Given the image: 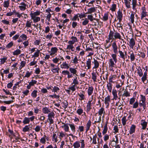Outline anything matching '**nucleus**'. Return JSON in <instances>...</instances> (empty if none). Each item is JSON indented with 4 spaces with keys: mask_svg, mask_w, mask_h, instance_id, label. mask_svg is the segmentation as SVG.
Wrapping results in <instances>:
<instances>
[{
    "mask_svg": "<svg viewBox=\"0 0 148 148\" xmlns=\"http://www.w3.org/2000/svg\"><path fill=\"white\" fill-rule=\"evenodd\" d=\"M109 40H112L116 39H119L121 40L123 42H124L123 39L121 38V36L120 33L116 32H113L110 31L108 35Z\"/></svg>",
    "mask_w": 148,
    "mask_h": 148,
    "instance_id": "nucleus-1",
    "label": "nucleus"
},
{
    "mask_svg": "<svg viewBox=\"0 0 148 148\" xmlns=\"http://www.w3.org/2000/svg\"><path fill=\"white\" fill-rule=\"evenodd\" d=\"M40 14V11L38 10H36L35 12H31L30 14V16L31 17V19L33 20L34 23H36L40 21V17L37 16L39 15Z\"/></svg>",
    "mask_w": 148,
    "mask_h": 148,
    "instance_id": "nucleus-2",
    "label": "nucleus"
},
{
    "mask_svg": "<svg viewBox=\"0 0 148 148\" xmlns=\"http://www.w3.org/2000/svg\"><path fill=\"white\" fill-rule=\"evenodd\" d=\"M85 143L84 140H80V142L79 141H77L74 143L73 145L74 147V148H84L85 147Z\"/></svg>",
    "mask_w": 148,
    "mask_h": 148,
    "instance_id": "nucleus-3",
    "label": "nucleus"
},
{
    "mask_svg": "<svg viewBox=\"0 0 148 148\" xmlns=\"http://www.w3.org/2000/svg\"><path fill=\"white\" fill-rule=\"evenodd\" d=\"M141 100L139 103V106L140 107H143V109L145 110L146 107V98L145 96L141 95H140Z\"/></svg>",
    "mask_w": 148,
    "mask_h": 148,
    "instance_id": "nucleus-4",
    "label": "nucleus"
},
{
    "mask_svg": "<svg viewBox=\"0 0 148 148\" xmlns=\"http://www.w3.org/2000/svg\"><path fill=\"white\" fill-rule=\"evenodd\" d=\"M50 66L51 67V70L53 73H59V68L58 66H56L53 63L50 64Z\"/></svg>",
    "mask_w": 148,
    "mask_h": 148,
    "instance_id": "nucleus-5",
    "label": "nucleus"
},
{
    "mask_svg": "<svg viewBox=\"0 0 148 148\" xmlns=\"http://www.w3.org/2000/svg\"><path fill=\"white\" fill-rule=\"evenodd\" d=\"M35 117L34 116H32V117L28 118L25 117L24 119L23 122L24 124H26L29 123L30 121H32L35 119Z\"/></svg>",
    "mask_w": 148,
    "mask_h": 148,
    "instance_id": "nucleus-6",
    "label": "nucleus"
},
{
    "mask_svg": "<svg viewBox=\"0 0 148 148\" xmlns=\"http://www.w3.org/2000/svg\"><path fill=\"white\" fill-rule=\"evenodd\" d=\"M129 39V44H128L129 45L130 47L132 49H133L134 46L135 45V40L133 38Z\"/></svg>",
    "mask_w": 148,
    "mask_h": 148,
    "instance_id": "nucleus-7",
    "label": "nucleus"
},
{
    "mask_svg": "<svg viewBox=\"0 0 148 148\" xmlns=\"http://www.w3.org/2000/svg\"><path fill=\"white\" fill-rule=\"evenodd\" d=\"M142 12L141 13V19L142 20L147 15V12H146V8L145 6L142 8Z\"/></svg>",
    "mask_w": 148,
    "mask_h": 148,
    "instance_id": "nucleus-8",
    "label": "nucleus"
},
{
    "mask_svg": "<svg viewBox=\"0 0 148 148\" xmlns=\"http://www.w3.org/2000/svg\"><path fill=\"white\" fill-rule=\"evenodd\" d=\"M117 16L118 19L119 20V22H121L123 17V14L122 12L119 10L117 12Z\"/></svg>",
    "mask_w": 148,
    "mask_h": 148,
    "instance_id": "nucleus-9",
    "label": "nucleus"
},
{
    "mask_svg": "<svg viewBox=\"0 0 148 148\" xmlns=\"http://www.w3.org/2000/svg\"><path fill=\"white\" fill-rule=\"evenodd\" d=\"M112 45L114 53L115 54L117 53L118 52V47L116 42H114L112 44Z\"/></svg>",
    "mask_w": 148,
    "mask_h": 148,
    "instance_id": "nucleus-10",
    "label": "nucleus"
},
{
    "mask_svg": "<svg viewBox=\"0 0 148 148\" xmlns=\"http://www.w3.org/2000/svg\"><path fill=\"white\" fill-rule=\"evenodd\" d=\"M71 39L72 40H69L68 42L69 44H74L75 42H78V39L75 36H71Z\"/></svg>",
    "mask_w": 148,
    "mask_h": 148,
    "instance_id": "nucleus-11",
    "label": "nucleus"
},
{
    "mask_svg": "<svg viewBox=\"0 0 148 148\" xmlns=\"http://www.w3.org/2000/svg\"><path fill=\"white\" fill-rule=\"evenodd\" d=\"M70 65L67 63L66 62H64L62 63L60 65V67L62 69H68L69 68Z\"/></svg>",
    "mask_w": 148,
    "mask_h": 148,
    "instance_id": "nucleus-12",
    "label": "nucleus"
},
{
    "mask_svg": "<svg viewBox=\"0 0 148 148\" xmlns=\"http://www.w3.org/2000/svg\"><path fill=\"white\" fill-rule=\"evenodd\" d=\"M21 5L18 6L19 8L21 10L24 11L26 9V7L27 5L25 4L24 2H22L21 3L19 4Z\"/></svg>",
    "mask_w": 148,
    "mask_h": 148,
    "instance_id": "nucleus-13",
    "label": "nucleus"
},
{
    "mask_svg": "<svg viewBox=\"0 0 148 148\" xmlns=\"http://www.w3.org/2000/svg\"><path fill=\"white\" fill-rule=\"evenodd\" d=\"M110 101V95H108L107 97L105 98L104 103L107 105V107L109 106V102Z\"/></svg>",
    "mask_w": 148,
    "mask_h": 148,
    "instance_id": "nucleus-14",
    "label": "nucleus"
},
{
    "mask_svg": "<svg viewBox=\"0 0 148 148\" xmlns=\"http://www.w3.org/2000/svg\"><path fill=\"white\" fill-rule=\"evenodd\" d=\"M128 53L130 55V58L131 61H134L135 59V56L133 51H130Z\"/></svg>",
    "mask_w": 148,
    "mask_h": 148,
    "instance_id": "nucleus-15",
    "label": "nucleus"
},
{
    "mask_svg": "<svg viewBox=\"0 0 148 148\" xmlns=\"http://www.w3.org/2000/svg\"><path fill=\"white\" fill-rule=\"evenodd\" d=\"M147 66H146V68H147V69L145 70V71L144 72V75L141 78V79L142 82L145 83V81L147 79Z\"/></svg>",
    "mask_w": 148,
    "mask_h": 148,
    "instance_id": "nucleus-16",
    "label": "nucleus"
},
{
    "mask_svg": "<svg viewBox=\"0 0 148 148\" xmlns=\"http://www.w3.org/2000/svg\"><path fill=\"white\" fill-rule=\"evenodd\" d=\"M93 89L94 88L92 86H90L88 87L87 92L88 96L92 95L93 92Z\"/></svg>",
    "mask_w": 148,
    "mask_h": 148,
    "instance_id": "nucleus-17",
    "label": "nucleus"
},
{
    "mask_svg": "<svg viewBox=\"0 0 148 148\" xmlns=\"http://www.w3.org/2000/svg\"><path fill=\"white\" fill-rule=\"evenodd\" d=\"M58 50V48L56 47H52L51 50V52L50 53V55L51 56H53L57 53Z\"/></svg>",
    "mask_w": 148,
    "mask_h": 148,
    "instance_id": "nucleus-18",
    "label": "nucleus"
},
{
    "mask_svg": "<svg viewBox=\"0 0 148 148\" xmlns=\"http://www.w3.org/2000/svg\"><path fill=\"white\" fill-rule=\"evenodd\" d=\"M62 124H64V125L62 126V128L64 129V131L66 132H69V124H65L63 123H62Z\"/></svg>",
    "mask_w": 148,
    "mask_h": 148,
    "instance_id": "nucleus-19",
    "label": "nucleus"
},
{
    "mask_svg": "<svg viewBox=\"0 0 148 148\" xmlns=\"http://www.w3.org/2000/svg\"><path fill=\"white\" fill-rule=\"evenodd\" d=\"M76 68H74L72 67L69 68V70L71 73L73 74V75H75L76 76H77V71Z\"/></svg>",
    "mask_w": 148,
    "mask_h": 148,
    "instance_id": "nucleus-20",
    "label": "nucleus"
},
{
    "mask_svg": "<svg viewBox=\"0 0 148 148\" xmlns=\"http://www.w3.org/2000/svg\"><path fill=\"white\" fill-rule=\"evenodd\" d=\"M94 61L92 62V63L94 64V66L93 67V69H97L99 67V63L94 58Z\"/></svg>",
    "mask_w": 148,
    "mask_h": 148,
    "instance_id": "nucleus-21",
    "label": "nucleus"
},
{
    "mask_svg": "<svg viewBox=\"0 0 148 148\" xmlns=\"http://www.w3.org/2000/svg\"><path fill=\"white\" fill-rule=\"evenodd\" d=\"M91 125V122L90 120H89L87 123L86 125V132H87L89 130Z\"/></svg>",
    "mask_w": 148,
    "mask_h": 148,
    "instance_id": "nucleus-22",
    "label": "nucleus"
},
{
    "mask_svg": "<svg viewBox=\"0 0 148 148\" xmlns=\"http://www.w3.org/2000/svg\"><path fill=\"white\" fill-rule=\"evenodd\" d=\"M115 64L114 63L113 60L111 58L109 60V66L110 68H112L114 67Z\"/></svg>",
    "mask_w": 148,
    "mask_h": 148,
    "instance_id": "nucleus-23",
    "label": "nucleus"
},
{
    "mask_svg": "<svg viewBox=\"0 0 148 148\" xmlns=\"http://www.w3.org/2000/svg\"><path fill=\"white\" fill-rule=\"evenodd\" d=\"M135 14V13L134 12L132 11L130 18V21L132 23H133L134 21V18Z\"/></svg>",
    "mask_w": 148,
    "mask_h": 148,
    "instance_id": "nucleus-24",
    "label": "nucleus"
},
{
    "mask_svg": "<svg viewBox=\"0 0 148 148\" xmlns=\"http://www.w3.org/2000/svg\"><path fill=\"white\" fill-rule=\"evenodd\" d=\"M147 123L146 122L145 120H142L141 121V125L142 126V129H145L147 126Z\"/></svg>",
    "mask_w": 148,
    "mask_h": 148,
    "instance_id": "nucleus-25",
    "label": "nucleus"
},
{
    "mask_svg": "<svg viewBox=\"0 0 148 148\" xmlns=\"http://www.w3.org/2000/svg\"><path fill=\"white\" fill-rule=\"evenodd\" d=\"M87 17L88 18L87 19H88V20H90L91 22H93L94 20H95L97 21H98V19L94 18L93 16L91 14L88 15L87 16Z\"/></svg>",
    "mask_w": 148,
    "mask_h": 148,
    "instance_id": "nucleus-26",
    "label": "nucleus"
},
{
    "mask_svg": "<svg viewBox=\"0 0 148 148\" xmlns=\"http://www.w3.org/2000/svg\"><path fill=\"white\" fill-rule=\"evenodd\" d=\"M10 0L5 1L3 3V6L4 7L8 8L9 6Z\"/></svg>",
    "mask_w": 148,
    "mask_h": 148,
    "instance_id": "nucleus-27",
    "label": "nucleus"
},
{
    "mask_svg": "<svg viewBox=\"0 0 148 148\" xmlns=\"http://www.w3.org/2000/svg\"><path fill=\"white\" fill-rule=\"evenodd\" d=\"M112 93L114 99L115 100H116L118 98V96L117 94V90L116 89H113L112 90Z\"/></svg>",
    "mask_w": 148,
    "mask_h": 148,
    "instance_id": "nucleus-28",
    "label": "nucleus"
},
{
    "mask_svg": "<svg viewBox=\"0 0 148 148\" xmlns=\"http://www.w3.org/2000/svg\"><path fill=\"white\" fill-rule=\"evenodd\" d=\"M72 132L74 134L75 132V127L74 124H69Z\"/></svg>",
    "mask_w": 148,
    "mask_h": 148,
    "instance_id": "nucleus-29",
    "label": "nucleus"
},
{
    "mask_svg": "<svg viewBox=\"0 0 148 148\" xmlns=\"http://www.w3.org/2000/svg\"><path fill=\"white\" fill-rule=\"evenodd\" d=\"M118 52L119 53V56L120 58H122L124 60L125 59V56H126V51L125 52V56L121 51L119 50Z\"/></svg>",
    "mask_w": 148,
    "mask_h": 148,
    "instance_id": "nucleus-30",
    "label": "nucleus"
},
{
    "mask_svg": "<svg viewBox=\"0 0 148 148\" xmlns=\"http://www.w3.org/2000/svg\"><path fill=\"white\" fill-rule=\"evenodd\" d=\"M96 10L95 8L94 7L88 9L87 12L86 13V14H90L95 12Z\"/></svg>",
    "mask_w": 148,
    "mask_h": 148,
    "instance_id": "nucleus-31",
    "label": "nucleus"
},
{
    "mask_svg": "<svg viewBox=\"0 0 148 148\" xmlns=\"http://www.w3.org/2000/svg\"><path fill=\"white\" fill-rule=\"evenodd\" d=\"M136 126L134 125H132L131 127L130 131V134H131L134 132L135 131V129Z\"/></svg>",
    "mask_w": 148,
    "mask_h": 148,
    "instance_id": "nucleus-32",
    "label": "nucleus"
},
{
    "mask_svg": "<svg viewBox=\"0 0 148 148\" xmlns=\"http://www.w3.org/2000/svg\"><path fill=\"white\" fill-rule=\"evenodd\" d=\"M119 142H116L114 140V139L112 141H110L109 145H111V146L112 147H115L118 143Z\"/></svg>",
    "mask_w": 148,
    "mask_h": 148,
    "instance_id": "nucleus-33",
    "label": "nucleus"
},
{
    "mask_svg": "<svg viewBox=\"0 0 148 148\" xmlns=\"http://www.w3.org/2000/svg\"><path fill=\"white\" fill-rule=\"evenodd\" d=\"M86 64L87 66V69H89L91 68V59L89 58L86 61Z\"/></svg>",
    "mask_w": 148,
    "mask_h": 148,
    "instance_id": "nucleus-34",
    "label": "nucleus"
},
{
    "mask_svg": "<svg viewBox=\"0 0 148 148\" xmlns=\"http://www.w3.org/2000/svg\"><path fill=\"white\" fill-rule=\"evenodd\" d=\"M99 115L100 116H101L103 114H104L105 113V112L104 110V109L103 108H101L99 110L98 112Z\"/></svg>",
    "mask_w": 148,
    "mask_h": 148,
    "instance_id": "nucleus-35",
    "label": "nucleus"
},
{
    "mask_svg": "<svg viewBox=\"0 0 148 148\" xmlns=\"http://www.w3.org/2000/svg\"><path fill=\"white\" fill-rule=\"evenodd\" d=\"M78 84L79 82L77 79V77H75L71 84L75 86L76 85Z\"/></svg>",
    "mask_w": 148,
    "mask_h": 148,
    "instance_id": "nucleus-36",
    "label": "nucleus"
},
{
    "mask_svg": "<svg viewBox=\"0 0 148 148\" xmlns=\"http://www.w3.org/2000/svg\"><path fill=\"white\" fill-rule=\"evenodd\" d=\"M79 16H78V13L75 15L73 17L71 18V20L74 21H76L77 20L78 21H79V19L78 18Z\"/></svg>",
    "mask_w": 148,
    "mask_h": 148,
    "instance_id": "nucleus-37",
    "label": "nucleus"
},
{
    "mask_svg": "<svg viewBox=\"0 0 148 148\" xmlns=\"http://www.w3.org/2000/svg\"><path fill=\"white\" fill-rule=\"evenodd\" d=\"M50 112V109L47 107H46L42 108V112L44 114H48Z\"/></svg>",
    "mask_w": 148,
    "mask_h": 148,
    "instance_id": "nucleus-38",
    "label": "nucleus"
},
{
    "mask_svg": "<svg viewBox=\"0 0 148 148\" xmlns=\"http://www.w3.org/2000/svg\"><path fill=\"white\" fill-rule=\"evenodd\" d=\"M73 44H69L67 46L66 49H71V51H73L75 50V48L73 45Z\"/></svg>",
    "mask_w": 148,
    "mask_h": 148,
    "instance_id": "nucleus-39",
    "label": "nucleus"
},
{
    "mask_svg": "<svg viewBox=\"0 0 148 148\" xmlns=\"http://www.w3.org/2000/svg\"><path fill=\"white\" fill-rule=\"evenodd\" d=\"M112 84L111 82H109L107 84V86L108 88V89L110 92H111L112 91Z\"/></svg>",
    "mask_w": 148,
    "mask_h": 148,
    "instance_id": "nucleus-40",
    "label": "nucleus"
},
{
    "mask_svg": "<svg viewBox=\"0 0 148 148\" xmlns=\"http://www.w3.org/2000/svg\"><path fill=\"white\" fill-rule=\"evenodd\" d=\"M21 52L20 49H17L13 52V54L14 56H18L21 53Z\"/></svg>",
    "mask_w": 148,
    "mask_h": 148,
    "instance_id": "nucleus-41",
    "label": "nucleus"
},
{
    "mask_svg": "<svg viewBox=\"0 0 148 148\" xmlns=\"http://www.w3.org/2000/svg\"><path fill=\"white\" fill-rule=\"evenodd\" d=\"M132 8L133 10H136V6L137 5L136 0H132Z\"/></svg>",
    "mask_w": 148,
    "mask_h": 148,
    "instance_id": "nucleus-42",
    "label": "nucleus"
},
{
    "mask_svg": "<svg viewBox=\"0 0 148 148\" xmlns=\"http://www.w3.org/2000/svg\"><path fill=\"white\" fill-rule=\"evenodd\" d=\"M124 3L126 7L128 8H130V2L129 1L127 0H124Z\"/></svg>",
    "mask_w": 148,
    "mask_h": 148,
    "instance_id": "nucleus-43",
    "label": "nucleus"
},
{
    "mask_svg": "<svg viewBox=\"0 0 148 148\" xmlns=\"http://www.w3.org/2000/svg\"><path fill=\"white\" fill-rule=\"evenodd\" d=\"M55 115V113L53 112H50L48 115V118H54Z\"/></svg>",
    "mask_w": 148,
    "mask_h": 148,
    "instance_id": "nucleus-44",
    "label": "nucleus"
},
{
    "mask_svg": "<svg viewBox=\"0 0 148 148\" xmlns=\"http://www.w3.org/2000/svg\"><path fill=\"white\" fill-rule=\"evenodd\" d=\"M40 51V50L37 49L36 51L34 53V55H32V58L34 57L35 58L38 57L39 56Z\"/></svg>",
    "mask_w": 148,
    "mask_h": 148,
    "instance_id": "nucleus-45",
    "label": "nucleus"
},
{
    "mask_svg": "<svg viewBox=\"0 0 148 148\" xmlns=\"http://www.w3.org/2000/svg\"><path fill=\"white\" fill-rule=\"evenodd\" d=\"M92 78L93 79L94 82L96 81L97 79V75L96 73L93 72L92 73Z\"/></svg>",
    "mask_w": 148,
    "mask_h": 148,
    "instance_id": "nucleus-46",
    "label": "nucleus"
},
{
    "mask_svg": "<svg viewBox=\"0 0 148 148\" xmlns=\"http://www.w3.org/2000/svg\"><path fill=\"white\" fill-rule=\"evenodd\" d=\"M32 23V21L31 20L27 21L26 23V26L27 27H30L31 26Z\"/></svg>",
    "mask_w": 148,
    "mask_h": 148,
    "instance_id": "nucleus-47",
    "label": "nucleus"
},
{
    "mask_svg": "<svg viewBox=\"0 0 148 148\" xmlns=\"http://www.w3.org/2000/svg\"><path fill=\"white\" fill-rule=\"evenodd\" d=\"M126 31H127V32L131 34H133V32H132V29L131 27L130 26L129 28L127 27L126 28Z\"/></svg>",
    "mask_w": 148,
    "mask_h": 148,
    "instance_id": "nucleus-48",
    "label": "nucleus"
},
{
    "mask_svg": "<svg viewBox=\"0 0 148 148\" xmlns=\"http://www.w3.org/2000/svg\"><path fill=\"white\" fill-rule=\"evenodd\" d=\"M122 96L126 97H130V94L128 91L125 90L124 91V93L123 94Z\"/></svg>",
    "mask_w": 148,
    "mask_h": 148,
    "instance_id": "nucleus-49",
    "label": "nucleus"
},
{
    "mask_svg": "<svg viewBox=\"0 0 148 148\" xmlns=\"http://www.w3.org/2000/svg\"><path fill=\"white\" fill-rule=\"evenodd\" d=\"M14 45L13 42L12 41H11L8 43L6 46V48L7 49H9L12 47Z\"/></svg>",
    "mask_w": 148,
    "mask_h": 148,
    "instance_id": "nucleus-50",
    "label": "nucleus"
},
{
    "mask_svg": "<svg viewBox=\"0 0 148 148\" xmlns=\"http://www.w3.org/2000/svg\"><path fill=\"white\" fill-rule=\"evenodd\" d=\"M62 107L66 108L68 105V103L66 101H64L62 103Z\"/></svg>",
    "mask_w": 148,
    "mask_h": 148,
    "instance_id": "nucleus-51",
    "label": "nucleus"
},
{
    "mask_svg": "<svg viewBox=\"0 0 148 148\" xmlns=\"http://www.w3.org/2000/svg\"><path fill=\"white\" fill-rule=\"evenodd\" d=\"M30 130V129L28 125H25L23 129V131L24 132L29 131Z\"/></svg>",
    "mask_w": 148,
    "mask_h": 148,
    "instance_id": "nucleus-52",
    "label": "nucleus"
},
{
    "mask_svg": "<svg viewBox=\"0 0 148 148\" xmlns=\"http://www.w3.org/2000/svg\"><path fill=\"white\" fill-rule=\"evenodd\" d=\"M66 136V134H64L62 131L60 133V135L59 136V138L61 140L62 138L65 137Z\"/></svg>",
    "mask_w": 148,
    "mask_h": 148,
    "instance_id": "nucleus-53",
    "label": "nucleus"
},
{
    "mask_svg": "<svg viewBox=\"0 0 148 148\" xmlns=\"http://www.w3.org/2000/svg\"><path fill=\"white\" fill-rule=\"evenodd\" d=\"M37 91L36 90H34L31 93V96L32 97L34 98H36L37 96Z\"/></svg>",
    "mask_w": 148,
    "mask_h": 148,
    "instance_id": "nucleus-54",
    "label": "nucleus"
},
{
    "mask_svg": "<svg viewBox=\"0 0 148 148\" xmlns=\"http://www.w3.org/2000/svg\"><path fill=\"white\" fill-rule=\"evenodd\" d=\"M108 130V128L107 126V124H106L104 126L102 132V134H105L107 132Z\"/></svg>",
    "mask_w": 148,
    "mask_h": 148,
    "instance_id": "nucleus-55",
    "label": "nucleus"
},
{
    "mask_svg": "<svg viewBox=\"0 0 148 148\" xmlns=\"http://www.w3.org/2000/svg\"><path fill=\"white\" fill-rule=\"evenodd\" d=\"M89 22V20L87 18H85L82 22V25L84 26L86 25Z\"/></svg>",
    "mask_w": 148,
    "mask_h": 148,
    "instance_id": "nucleus-56",
    "label": "nucleus"
},
{
    "mask_svg": "<svg viewBox=\"0 0 148 148\" xmlns=\"http://www.w3.org/2000/svg\"><path fill=\"white\" fill-rule=\"evenodd\" d=\"M26 64V62L25 61H21V65L19 67V69L21 70L23 67L25 66Z\"/></svg>",
    "mask_w": 148,
    "mask_h": 148,
    "instance_id": "nucleus-57",
    "label": "nucleus"
},
{
    "mask_svg": "<svg viewBox=\"0 0 148 148\" xmlns=\"http://www.w3.org/2000/svg\"><path fill=\"white\" fill-rule=\"evenodd\" d=\"M126 119V116H124L122 119V122L123 125H125L126 123V122L127 121Z\"/></svg>",
    "mask_w": 148,
    "mask_h": 148,
    "instance_id": "nucleus-58",
    "label": "nucleus"
},
{
    "mask_svg": "<svg viewBox=\"0 0 148 148\" xmlns=\"http://www.w3.org/2000/svg\"><path fill=\"white\" fill-rule=\"evenodd\" d=\"M53 89L52 90V91L53 92H57L58 91L60 90L59 88L57 86H54V87H52Z\"/></svg>",
    "mask_w": 148,
    "mask_h": 148,
    "instance_id": "nucleus-59",
    "label": "nucleus"
},
{
    "mask_svg": "<svg viewBox=\"0 0 148 148\" xmlns=\"http://www.w3.org/2000/svg\"><path fill=\"white\" fill-rule=\"evenodd\" d=\"M97 136L96 134H95L93 137L92 143L94 144H96L97 143L96 141V138Z\"/></svg>",
    "mask_w": 148,
    "mask_h": 148,
    "instance_id": "nucleus-60",
    "label": "nucleus"
},
{
    "mask_svg": "<svg viewBox=\"0 0 148 148\" xmlns=\"http://www.w3.org/2000/svg\"><path fill=\"white\" fill-rule=\"evenodd\" d=\"M83 112V110L82 108H79L78 109L77 111V113L79 115H81Z\"/></svg>",
    "mask_w": 148,
    "mask_h": 148,
    "instance_id": "nucleus-61",
    "label": "nucleus"
},
{
    "mask_svg": "<svg viewBox=\"0 0 148 148\" xmlns=\"http://www.w3.org/2000/svg\"><path fill=\"white\" fill-rule=\"evenodd\" d=\"M120 23L119 22L116 24V27L119 30H120V29H119V28H121V29H123V25Z\"/></svg>",
    "mask_w": 148,
    "mask_h": 148,
    "instance_id": "nucleus-62",
    "label": "nucleus"
},
{
    "mask_svg": "<svg viewBox=\"0 0 148 148\" xmlns=\"http://www.w3.org/2000/svg\"><path fill=\"white\" fill-rule=\"evenodd\" d=\"M7 60L6 57H3V58L1 59V64H3Z\"/></svg>",
    "mask_w": 148,
    "mask_h": 148,
    "instance_id": "nucleus-63",
    "label": "nucleus"
},
{
    "mask_svg": "<svg viewBox=\"0 0 148 148\" xmlns=\"http://www.w3.org/2000/svg\"><path fill=\"white\" fill-rule=\"evenodd\" d=\"M116 54L115 53L113 54L112 55V57L115 63L117 62L116 55Z\"/></svg>",
    "mask_w": 148,
    "mask_h": 148,
    "instance_id": "nucleus-64",
    "label": "nucleus"
}]
</instances>
